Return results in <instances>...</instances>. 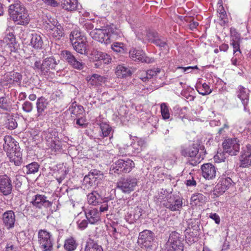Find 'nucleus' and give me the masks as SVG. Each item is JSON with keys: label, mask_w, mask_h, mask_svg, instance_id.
I'll return each mask as SVG.
<instances>
[{"label": "nucleus", "mask_w": 251, "mask_h": 251, "mask_svg": "<svg viewBox=\"0 0 251 251\" xmlns=\"http://www.w3.org/2000/svg\"><path fill=\"white\" fill-rule=\"evenodd\" d=\"M205 148L203 145L193 144L188 147H181L180 153L182 156L188 157L189 159L188 163L193 166H196L203 159L206 153Z\"/></svg>", "instance_id": "f257e3e1"}, {"label": "nucleus", "mask_w": 251, "mask_h": 251, "mask_svg": "<svg viewBox=\"0 0 251 251\" xmlns=\"http://www.w3.org/2000/svg\"><path fill=\"white\" fill-rule=\"evenodd\" d=\"M8 12L10 18L17 24L24 25L29 23L27 11L19 0H15L14 3L9 6Z\"/></svg>", "instance_id": "f03ea898"}, {"label": "nucleus", "mask_w": 251, "mask_h": 251, "mask_svg": "<svg viewBox=\"0 0 251 251\" xmlns=\"http://www.w3.org/2000/svg\"><path fill=\"white\" fill-rule=\"evenodd\" d=\"M58 62L59 60L57 61L52 56L47 57L43 60L42 62L40 60L35 61L32 68L42 75H46L50 70L55 69Z\"/></svg>", "instance_id": "7ed1b4c3"}, {"label": "nucleus", "mask_w": 251, "mask_h": 251, "mask_svg": "<svg viewBox=\"0 0 251 251\" xmlns=\"http://www.w3.org/2000/svg\"><path fill=\"white\" fill-rule=\"evenodd\" d=\"M184 238L176 231H172L165 244V251H183Z\"/></svg>", "instance_id": "20e7f679"}, {"label": "nucleus", "mask_w": 251, "mask_h": 251, "mask_svg": "<svg viewBox=\"0 0 251 251\" xmlns=\"http://www.w3.org/2000/svg\"><path fill=\"white\" fill-rule=\"evenodd\" d=\"M53 241L51 233L46 229H40L38 233V242L39 247L44 251H51Z\"/></svg>", "instance_id": "39448f33"}, {"label": "nucleus", "mask_w": 251, "mask_h": 251, "mask_svg": "<svg viewBox=\"0 0 251 251\" xmlns=\"http://www.w3.org/2000/svg\"><path fill=\"white\" fill-rule=\"evenodd\" d=\"M136 178L127 176L120 178L117 183V188L124 193L129 194L135 190L137 185Z\"/></svg>", "instance_id": "423d86ee"}, {"label": "nucleus", "mask_w": 251, "mask_h": 251, "mask_svg": "<svg viewBox=\"0 0 251 251\" xmlns=\"http://www.w3.org/2000/svg\"><path fill=\"white\" fill-rule=\"evenodd\" d=\"M112 170L115 173L122 174L123 173H128L134 168L135 164L130 159L126 160L119 159L116 161L111 166Z\"/></svg>", "instance_id": "0eeeda50"}, {"label": "nucleus", "mask_w": 251, "mask_h": 251, "mask_svg": "<svg viewBox=\"0 0 251 251\" xmlns=\"http://www.w3.org/2000/svg\"><path fill=\"white\" fill-rule=\"evenodd\" d=\"M90 35L94 39L101 43L107 45L111 42L112 33L109 28H95L90 32Z\"/></svg>", "instance_id": "6e6552de"}, {"label": "nucleus", "mask_w": 251, "mask_h": 251, "mask_svg": "<svg viewBox=\"0 0 251 251\" xmlns=\"http://www.w3.org/2000/svg\"><path fill=\"white\" fill-rule=\"evenodd\" d=\"M224 152L230 155H236L240 151V144L237 138H228L223 142Z\"/></svg>", "instance_id": "1a4fd4ad"}, {"label": "nucleus", "mask_w": 251, "mask_h": 251, "mask_svg": "<svg viewBox=\"0 0 251 251\" xmlns=\"http://www.w3.org/2000/svg\"><path fill=\"white\" fill-rule=\"evenodd\" d=\"M154 234L151 230H144L139 233L138 243L142 248L149 249L152 247Z\"/></svg>", "instance_id": "9d476101"}, {"label": "nucleus", "mask_w": 251, "mask_h": 251, "mask_svg": "<svg viewBox=\"0 0 251 251\" xmlns=\"http://www.w3.org/2000/svg\"><path fill=\"white\" fill-rule=\"evenodd\" d=\"M61 55L63 59L73 68L79 70L83 68L84 63L78 60L71 51L67 50H63Z\"/></svg>", "instance_id": "9b49d317"}, {"label": "nucleus", "mask_w": 251, "mask_h": 251, "mask_svg": "<svg viewBox=\"0 0 251 251\" xmlns=\"http://www.w3.org/2000/svg\"><path fill=\"white\" fill-rule=\"evenodd\" d=\"M103 178V175L100 171L96 169L92 170L83 179V181L90 186L98 185Z\"/></svg>", "instance_id": "f8f14e48"}, {"label": "nucleus", "mask_w": 251, "mask_h": 251, "mask_svg": "<svg viewBox=\"0 0 251 251\" xmlns=\"http://www.w3.org/2000/svg\"><path fill=\"white\" fill-rule=\"evenodd\" d=\"M182 200L178 196L172 195L163 203L164 206L172 211H178L182 207Z\"/></svg>", "instance_id": "ddd939ff"}, {"label": "nucleus", "mask_w": 251, "mask_h": 251, "mask_svg": "<svg viewBox=\"0 0 251 251\" xmlns=\"http://www.w3.org/2000/svg\"><path fill=\"white\" fill-rule=\"evenodd\" d=\"M129 55L134 61L139 60L146 63H151L154 61L153 58L146 56L145 53L140 50H131L129 52Z\"/></svg>", "instance_id": "4468645a"}, {"label": "nucleus", "mask_w": 251, "mask_h": 251, "mask_svg": "<svg viewBox=\"0 0 251 251\" xmlns=\"http://www.w3.org/2000/svg\"><path fill=\"white\" fill-rule=\"evenodd\" d=\"M12 188L10 177L6 175L0 176V192L7 196L11 193Z\"/></svg>", "instance_id": "2eb2a0df"}, {"label": "nucleus", "mask_w": 251, "mask_h": 251, "mask_svg": "<svg viewBox=\"0 0 251 251\" xmlns=\"http://www.w3.org/2000/svg\"><path fill=\"white\" fill-rule=\"evenodd\" d=\"M3 140L4 141L3 149L7 154L11 152L14 153V150H18L20 148L19 143L11 136L6 135Z\"/></svg>", "instance_id": "dca6fc26"}, {"label": "nucleus", "mask_w": 251, "mask_h": 251, "mask_svg": "<svg viewBox=\"0 0 251 251\" xmlns=\"http://www.w3.org/2000/svg\"><path fill=\"white\" fill-rule=\"evenodd\" d=\"M202 176L207 179H212L216 176L217 169L211 163H206L201 167Z\"/></svg>", "instance_id": "f3484780"}, {"label": "nucleus", "mask_w": 251, "mask_h": 251, "mask_svg": "<svg viewBox=\"0 0 251 251\" xmlns=\"http://www.w3.org/2000/svg\"><path fill=\"white\" fill-rule=\"evenodd\" d=\"M247 150L241 151L240 157V167L245 168L251 165V146L246 147Z\"/></svg>", "instance_id": "a211bd4d"}, {"label": "nucleus", "mask_w": 251, "mask_h": 251, "mask_svg": "<svg viewBox=\"0 0 251 251\" xmlns=\"http://www.w3.org/2000/svg\"><path fill=\"white\" fill-rule=\"evenodd\" d=\"M2 222L7 229L12 228L14 226L15 215L12 210H8L2 214Z\"/></svg>", "instance_id": "6ab92c4d"}, {"label": "nucleus", "mask_w": 251, "mask_h": 251, "mask_svg": "<svg viewBox=\"0 0 251 251\" xmlns=\"http://www.w3.org/2000/svg\"><path fill=\"white\" fill-rule=\"evenodd\" d=\"M34 206L41 208L42 206L49 208L52 205V202L47 200V197L42 195H36L32 201Z\"/></svg>", "instance_id": "aec40b11"}, {"label": "nucleus", "mask_w": 251, "mask_h": 251, "mask_svg": "<svg viewBox=\"0 0 251 251\" xmlns=\"http://www.w3.org/2000/svg\"><path fill=\"white\" fill-rule=\"evenodd\" d=\"M235 184L230 177H223L220 179L216 187V189L219 190V192L224 193L226 190L233 186Z\"/></svg>", "instance_id": "412c9836"}, {"label": "nucleus", "mask_w": 251, "mask_h": 251, "mask_svg": "<svg viewBox=\"0 0 251 251\" xmlns=\"http://www.w3.org/2000/svg\"><path fill=\"white\" fill-rule=\"evenodd\" d=\"M250 91L242 86H239L238 88L237 97L242 101L244 107V110H247V105L249 101Z\"/></svg>", "instance_id": "4be33fe9"}, {"label": "nucleus", "mask_w": 251, "mask_h": 251, "mask_svg": "<svg viewBox=\"0 0 251 251\" xmlns=\"http://www.w3.org/2000/svg\"><path fill=\"white\" fill-rule=\"evenodd\" d=\"M49 101L47 99L43 97L39 98L36 101L37 115V117H41L45 115V110L47 108Z\"/></svg>", "instance_id": "5701e85b"}, {"label": "nucleus", "mask_w": 251, "mask_h": 251, "mask_svg": "<svg viewBox=\"0 0 251 251\" xmlns=\"http://www.w3.org/2000/svg\"><path fill=\"white\" fill-rule=\"evenodd\" d=\"M85 213L87 220L91 224H95L100 220V213L96 209L85 211Z\"/></svg>", "instance_id": "b1692460"}, {"label": "nucleus", "mask_w": 251, "mask_h": 251, "mask_svg": "<svg viewBox=\"0 0 251 251\" xmlns=\"http://www.w3.org/2000/svg\"><path fill=\"white\" fill-rule=\"evenodd\" d=\"M74 49L78 53L81 54H85L86 53L87 50V42L86 39H79L77 41L74 42V44H72Z\"/></svg>", "instance_id": "393cba45"}, {"label": "nucleus", "mask_w": 251, "mask_h": 251, "mask_svg": "<svg viewBox=\"0 0 251 251\" xmlns=\"http://www.w3.org/2000/svg\"><path fill=\"white\" fill-rule=\"evenodd\" d=\"M59 23L57 20L50 15L47 16L43 22V26L47 32L55 27Z\"/></svg>", "instance_id": "a878e982"}, {"label": "nucleus", "mask_w": 251, "mask_h": 251, "mask_svg": "<svg viewBox=\"0 0 251 251\" xmlns=\"http://www.w3.org/2000/svg\"><path fill=\"white\" fill-rule=\"evenodd\" d=\"M48 33L50 36L56 40H60L64 36V29L60 24L48 31Z\"/></svg>", "instance_id": "bb28decb"}, {"label": "nucleus", "mask_w": 251, "mask_h": 251, "mask_svg": "<svg viewBox=\"0 0 251 251\" xmlns=\"http://www.w3.org/2000/svg\"><path fill=\"white\" fill-rule=\"evenodd\" d=\"M86 80L91 85H99L105 82L106 78L98 74H93L91 76H88Z\"/></svg>", "instance_id": "cd10ccee"}, {"label": "nucleus", "mask_w": 251, "mask_h": 251, "mask_svg": "<svg viewBox=\"0 0 251 251\" xmlns=\"http://www.w3.org/2000/svg\"><path fill=\"white\" fill-rule=\"evenodd\" d=\"M14 152H11L7 154L9 156L10 160L12 162H14L16 166H20L21 165L22 160V154L20 151V148L18 150H14Z\"/></svg>", "instance_id": "c85d7f7f"}, {"label": "nucleus", "mask_w": 251, "mask_h": 251, "mask_svg": "<svg viewBox=\"0 0 251 251\" xmlns=\"http://www.w3.org/2000/svg\"><path fill=\"white\" fill-rule=\"evenodd\" d=\"M62 8L67 11L75 10L78 8L77 0H62Z\"/></svg>", "instance_id": "c756f323"}, {"label": "nucleus", "mask_w": 251, "mask_h": 251, "mask_svg": "<svg viewBox=\"0 0 251 251\" xmlns=\"http://www.w3.org/2000/svg\"><path fill=\"white\" fill-rule=\"evenodd\" d=\"M30 44L34 49H41L43 44V41L41 36L36 33L31 34Z\"/></svg>", "instance_id": "7c9ffc66"}, {"label": "nucleus", "mask_w": 251, "mask_h": 251, "mask_svg": "<svg viewBox=\"0 0 251 251\" xmlns=\"http://www.w3.org/2000/svg\"><path fill=\"white\" fill-rule=\"evenodd\" d=\"M84 251H103V250L101 245L90 239L86 243Z\"/></svg>", "instance_id": "2f4dec72"}, {"label": "nucleus", "mask_w": 251, "mask_h": 251, "mask_svg": "<svg viewBox=\"0 0 251 251\" xmlns=\"http://www.w3.org/2000/svg\"><path fill=\"white\" fill-rule=\"evenodd\" d=\"M115 73L120 78L126 77L131 75L130 69L122 65H119L116 67Z\"/></svg>", "instance_id": "473e14b6"}, {"label": "nucleus", "mask_w": 251, "mask_h": 251, "mask_svg": "<svg viewBox=\"0 0 251 251\" xmlns=\"http://www.w3.org/2000/svg\"><path fill=\"white\" fill-rule=\"evenodd\" d=\"M39 165L35 162H32L22 168L23 172L24 174H35L38 171Z\"/></svg>", "instance_id": "72a5a7b5"}, {"label": "nucleus", "mask_w": 251, "mask_h": 251, "mask_svg": "<svg viewBox=\"0 0 251 251\" xmlns=\"http://www.w3.org/2000/svg\"><path fill=\"white\" fill-rule=\"evenodd\" d=\"M188 227L186 230H195L199 231L200 230V220L196 219H191L187 221Z\"/></svg>", "instance_id": "f704fd0d"}, {"label": "nucleus", "mask_w": 251, "mask_h": 251, "mask_svg": "<svg viewBox=\"0 0 251 251\" xmlns=\"http://www.w3.org/2000/svg\"><path fill=\"white\" fill-rule=\"evenodd\" d=\"M70 109H71L72 117H79L82 116L84 111L83 107L80 105H77L76 102L73 103L71 108H70Z\"/></svg>", "instance_id": "c9c22d12"}, {"label": "nucleus", "mask_w": 251, "mask_h": 251, "mask_svg": "<svg viewBox=\"0 0 251 251\" xmlns=\"http://www.w3.org/2000/svg\"><path fill=\"white\" fill-rule=\"evenodd\" d=\"M185 234L186 241L189 244H192L196 242V239L199 235V231L195 230H186Z\"/></svg>", "instance_id": "e433bc0d"}, {"label": "nucleus", "mask_w": 251, "mask_h": 251, "mask_svg": "<svg viewBox=\"0 0 251 251\" xmlns=\"http://www.w3.org/2000/svg\"><path fill=\"white\" fill-rule=\"evenodd\" d=\"M77 245L75 240L71 237L65 240L64 247L67 251H73L75 250Z\"/></svg>", "instance_id": "4c0bfd02"}, {"label": "nucleus", "mask_w": 251, "mask_h": 251, "mask_svg": "<svg viewBox=\"0 0 251 251\" xmlns=\"http://www.w3.org/2000/svg\"><path fill=\"white\" fill-rule=\"evenodd\" d=\"M0 108L6 112L11 111L12 105L8 99L4 97H0Z\"/></svg>", "instance_id": "58836bf2"}, {"label": "nucleus", "mask_w": 251, "mask_h": 251, "mask_svg": "<svg viewBox=\"0 0 251 251\" xmlns=\"http://www.w3.org/2000/svg\"><path fill=\"white\" fill-rule=\"evenodd\" d=\"M44 136L47 142V145L56 140L55 132L53 131L52 129H49L47 131H44Z\"/></svg>", "instance_id": "ea45409f"}, {"label": "nucleus", "mask_w": 251, "mask_h": 251, "mask_svg": "<svg viewBox=\"0 0 251 251\" xmlns=\"http://www.w3.org/2000/svg\"><path fill=\"white\" fill-rule=\"evenodd\" d=\"M87 197L89 204L93 205H96L98 204L100 195L97 192L93 191L91 192L88 195Z\"/></svg>", "instance_id": "a19ab883"}, {"label": "nucleus", "mask_w": 251, "mask_h": 251, "mask_svg": "<svg viewBox=\"0 0 251 251\" xmlns=\"http://www.w3.org/2000/svg\"><path fill=\"white\" fill-rule=\"evenodd\" d=\"M160 72V69L158 68H154L153 69L148 70L146 72V76L142 77V79L144 81H146L149 79H151L153 76L156 75Z\"/></svg>", "instance_id": "79ce46f5"}, {"label": "nucleus", "mask_w": 251, "mask_h": 251, "mask_svg": "<svg viewBox=\"0 0 251 251\" xmlns=\"http://www.w3.org/2000/svg\"><path fill=\"white\" fill-rule=\"evenodd\" d=\"M205 197L202 194L197 193L192 196L191 201L194 202L195 205H200L205 201Z\"/></svg>", "instance_id": "37998d69"}, {"label": "nucleus", "mask_w": 251, "mask_h": 251, "mask_svg": "<svg viewBox=\"0 0 251 251\" xmlns=\"http://www.w3.org/2000/svg\"><path fill=\"white\" fill-rule=\"evenodd\" d=\"M9 118L5 123V127L10 130L15 129L18 126L17 123L12 115H8Z\"/></svg>", "instance_id": "c03bdc74"}, {"label": "nucleus", "mask_w": 251, "mask_h": 251, "mask_svg": "<svg viewBox=\"0 0 251 251\" xmlns=\"http://www.w3.org/2000/svg\"><path fill=\"white\" fill-rule=\"evenodd\" d=\"M197 89L199 93L202 96L209 95L212 92L210 87L206 83H204L201 87H197Z\"/></svg>", "instance_id": "a18cd8bd"}, {"label": "nucleus", "mask_w": 251, "mask_h": 251, "mask_svg": "<svg viewBox=\"0 0 251 251\" xmlns=\"http://www.w3.org/2000/svg\"><path fill=\"white\" fill-rule=\"evenodd\" d=\"M100 128L101 132L102 137L107 136L111 131V128L109 125L105 123H102L100 125Z\"/></svg>", "instance_id": "49530a36"}, {"label": "nucleus", "mask_w": 251, "mask_h": 251, "mask_svg": "<svg viewBox=\"0 0 251 251\" xmlns=\"http://www.w3.org/2000/svg\"><path fill=\"white\" fill-rule=\"evenodd\" d=\"M22 78V75L17 72L11 73L9 75V80L18 83L19 85L21 83Z\"/></svg>", "instance_id": "de8ad7c7"}, {"label": "nucleus", "mask_w": 251, "mask_h": 251, "mask_svg": "<svg viewBox=\"0 0 251 251\" xmlns=\"http://www.w3.org/2000/svg\"><path fill=\"white\" fill-rule=\"evenodd\" d=\"M81 39V40L85 39L83 37L81 36L80 35V33L78 31L74 30L71 32L70 35V40L71 42V44H74V42L77 41L79 40V39Z\"/></svg>", "instance_id": "09e8293b"}, {"label": "nucleus", "mask_w": 251, "mask_h": 251, "mask_svg": "<svg viewBox=\"0 0 251 251\" xmlns=\"http://www.w3.org/2000/svg\"><path fill=\"white\" fill-rule=\"evenodd\" d=\"M97 55L99 61H102L104 64H108L111 60L110 56L104 52H100Z\"/></svg>", "instance_id": "8fccbe9b"}, {"label": "nucleus", "mask_w": 251, "mask_h": 251, "mask_svg": "<svg viewBox=\"0 0 251 251\" xmlns=\"http://www.w3.org/2000/svg\"><path fill=\"white\" fill-rule=\"evenodd\" d=\"M146 38L149 42L152 43V41L157 37L158 33L153 30H148L146 31Z\"/></svg>", "instance_id": "3c124183"}, {"label": "nucleus", "mask_w": 251, "mask_h": 251, "mask_svg": "<svg viewBox=\"0 0 251 251\" xmlns=\"http://www.w3.org/2000/svg\"><path fill=\"white\" fill-rule=\"evenodd\" d=\"M160 108L163 118L164 119H169L170 118V113L168 106L165 103H163L161 104Z\"/></svg>", "instance_id": "603ef678"}, {"label": "nucleus", "mask_w": 251, "mask_h": 251, "mask_svg": "<svg viewBox=\"0 0 251 251\" xmlns=\"http://www.w3.org/2000/svg\"><path fill=\"white\" fill-rule=\"evenodd\" d=\"M49 148L54 151H57L61 149V142L58 140H55L53 142L47 145Z\"/></svg>", "instance_id": "864d4df0"}, {"label": "nucleus", "mask_w": 251, "mask_h": 251, "mask_svg": "<svg viewBox=\"0 0 251 251\" xmlns=\"http://www.w3.org/2000/svg\"><path fill=\"white\" fill-rule=\"evenodd\" d=\"M112 50L116 52L122 53L124 51V45L122 43H114L111 45Z\"/></svg>", "instance_id": "5fc2aeb1"}, {"label": "nucleus", "mask_w": 251, "mask_h": 251, "mask_svg": "<svg viewBox=\"0 0 251 251\" xmlns=\"http://www.w3.org/2000/svg\"><path fill=\"white\" fill-rule=\"evenodd\" d=\"M152 43L160 48H164L167 45L166 41L160 38L158 35L157 37L152 41Z\"/></svg>", "instance_id": "6e6d98bb"}, {"label": "nucleus", "mask_w": 251, "mask_h": 251, "mask_svg": "<svg viewBox=\"0 0 251 251\" xmlns=\"http://www.w3.org/2000/svg\"><path fill=\"white\" fill-rule=\"evenodd\" d=\"M6 42L9 45H16L15 37L13 33H9L5 38Z\"/></svg>", "instance_id": "4d7b16f0"}, {"label": "nucleus", "mask_w": 251, "mask_h": 251, "mask_svg": "<svg viewBox=\"0 0 251 251\" xmlns=\"http://www.w3.org/2000/svg\"><path fill=\"white\" fill-rule=\"evenodd\" d=\"M33 106L32 103L28 101H25L22 105L23 110L26 113L31 112L33 109Z\"/></svg>", "instance_id": "13d9d810"}, {"label": "nucleus", "mask_w": 251, "mask_h": 251, "mask_svg": "<svg viewBox=\"0 0 251 251\" xmlns=\"http://www.w3.org/2000/svg\"><path fill=\"white\" fill-rule=\"evenodd\" d=\"M13 183L15 189L19 191L22 185V177L19 176H16Z\"/></svg>", "instance_id": "bf43d9fd"}, {"label": "nucleus", "mask_w": 251, "mask_h": 251, "mask_svg": "<svg viewBox=\"0 0 251 251\" xmlns=\"http://www.w3.org/2000/svg\"><path fill=\"white\" fill-rule=\"evenodd\" d=\"M230 32L232 41L239 42L240 39V34L236 32L234 29L233 30L231 29Z\"/></svg>", "instance_id": "052dcab7"}, {"label": "nucleus", "mask_w": 251, "mask_h": 251, "mask_svg": "<svg viewBox=\"0 0 251 251\" xmlns=\"http://www.w3.org/2000/svg\"><path fill=\"white\" fill-rule=\"evenodd\" d=\"M226 16V11L224 9H223V11H221L219 14V17L220 20L223 22L224 24L227 22V19Z\"/></svg>", "instance_id": "680f3d73"}, {"label": "nucleus", "mask_w": 251, "mask_h": 251, "mask_svg": "<svg viewBox=\"0 0 251 251\" xmlns=\"http://www.w3.org/2000/svg\"><path fill=\"white\" fill-rule=\"evenodd\" d=\"M88 220H83L80 222H78V226L79 229L81 230L84 229L88 225Z\"/></svg>", "instance_id": "e2e57ef3"}, {"label": "nucleus", "mask_w": 251, "mask_h": 251, "mask_svg": "<svg viewBox=\"0 0 251 251\" xmlns=\"http://www.w3.org/2000/svg\"><path fill=\"white\" fill-rule=\"evenodd\" d=\"M177 69H182L183 72H187V73H189L190 72H191L192 70L198 69V68L197 66H195L194 67L189 66L187 67H178Z\"/></svg>", "instance_id": "0e129e2a"}, {"label": "nucleus", "mask_w": 251, "mask_h": 251, "mask_svg": "<svg viewBox=\"0 0 251 251\" xmlns=\"http://www.w3.org/2000/svg\"><path fill=\"white\" fill-rule=\"evenodd\" d=\"M45 4L53 7H56L58 3L55 0H42Z\"/></svg>", "instance_id": "69168bd1"}, {"label": "nucleus", "mask_w": 251, "mask_h": 251, "mask_svg": "<svg viewBox=\"0 0 251 251\" xmlns=\"http://www.w3.org/2000/svg\"><path fill=\"white\" fill-rule=\"evenodd\" d=\"M231 44L233 48L234 53H235V52L239 51V53H241V51L240 50L239 42L232 41Z\"/></svg>", "instance_id": "338daca9"}, {"label": "nucleus", "mask_w": 251, "mask_h": 251, "mask_svg": "<svg viewBox=\"0 0 251 251\" xmlns=\"http://www.w3.org/2000/svg\"><path fill=\"white\" fill-rule=\"evenodd\" d=\"M130 148L134 149V150H133V152L134 153H138L140 152L142 150L140 147L138 146L135 142L131 144Z\"/></svg>", "instance_id": "774afa93"}]
</instances>
